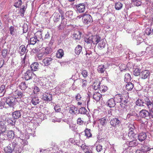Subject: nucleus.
Instances as JSON below:
<instances>
[{
  "label": "nucleus",
  "instance_id": "obj_1",
  "mask_svg": "<svg viewBox=\"0 0 153 153\" xmlns=\"http://www.w3.org/2000/svg\"><path fill=\"white\" fill-rule=\"evenodd\" d=\"M120 95L122 102L120 103V105L121 107L125 108L126 106H127V104L128 102V95L126 92H124V93H123Z\"/></svg>",
  "mask_w": 153,
  "mask_h": 153
},
{
  "label": "nucleus",
  "instance_id": "obj_2",
  "mask_svg": "<svg viewBox=\"0 0 153 153\" xmlns=\"http://www.w3.org/2000/svg\"><path fill=\"white\" fill-rule=\"evenodd\" d=\"M82 20L85 24H88L93 22V19L92 16L89 14H83L82 16Z\"/></svg>",
  "mask_w": 153,
  "mask_h": 153
},
{
  "label": "nucleus",
  "instance_id": "obj_3",
  "mask_svg": "<svg viewBox=\"0 0 153 153\" xmlns=\"http://www.w3.org/2000/svg\"><path fill=\"white\" fill-rule=\"evenodd\" d=\"M15 98L13 97H10L6 98L5 101L6 104L8 107L10 108H14L16 103Z\"/></svg>",
  "mask_w": 153,
  "mask_h": 153
},
{
  "label": "nucleus",
  "instance_id": "obj_4",
  "mask_svg": "<svg viewBox=\"0 0 153 153\" xmlns=\"http://www.w3.org/2000/svg\"><path fill=\"white\" fill-rule=\"evenodd\" d=\"M36 76L33 72L30 70H27L25 73L24 78L25 80H27L33 77L35 78Z\"/></svg>",
  "mask_w": 153,
  "mask_h": 153
},
{
  "label": "nucleus",
  "instance_id": "obj_5",
  "mask_svg": "<svg viewBox=\"0 0 153 153\" xmlns=\"http://www.w3.org/2000/svg\"><path fill=\"white\" fill-rule=\"evenodd\" d=\"M75 6L78 13H82L85 12L86 6V4L85 3H80L75 5Z\"/></svg>",
  "mask_w": 153,
  "mask_h": 153
},
{
  "label": "nucleus",
  "instance_id": "obj_6",
  "mask_svg": "<svg viewBox=\"0 0 153 153\" xmlns=\"http://www.w3.org/2000/svg\"><path fill=\"white\" fill-rule=\"evenodd\" d=\"M12 94L13 97L15 98L16 100V99H21L25 96L22 92L18 90L13 92Z\"/></svg>",
  "mask_w": 153,
  "mask_h": 153
},
{
  "label": "nucleus",
  "instance_id": "obj_7",
  "mask_svg": "<svg viewBox=\"0 0 153 153\" xmlns=\"http://www.w3.org/2000/svg\"><path fill=\"white\" fill-rule=\"evenodd\" d=\"M42 99L45 101H50L52 99V95L50 94L45 92L42 95Z\"/></svg>",
  "mask_w": 153,
  "mask_h": 153
},
{
  "label": "nucleus",
  "instance_id": "obj_8",
  "mask_svg": "<svg viewBox=\"0 0 153 153\" xmlns=\"http://www.w3.org/2000/svg\"><path fill=\"white\" fill-rule=\"evenodd\" d=\"M120 123V121L117 118L112 119L110 122L111 126L114 127H116L118 126Z\"/></svg>",
  "mask_w": 153,
  "mask_h": 153
},
{
  "label": "nucleus",
  "instance_id": "obj_9",
  "mask_svg": "<svg viewBox=\"0 0 153 153\" xmlns=\"http://www.w3.org/2000/svg\"><path fill=\"white\" fill-rule=\"evenodd\" d=\"M139 116L141 118H145L146 119H148L149 117V112L146 110L143 109L139 112Z\"/></svg>",
  "mask_w": 153,
  "mask_h": 153
},
{
  "label": "nucleus",
  "instance_id": "obj_10",
  "mask_svg": "<svg viewBox=\"0 0 153 153\" xmlns=\"http://www.w3.org/2000/svg\"><path fill=\"white\" fill-rule=\"evenodd\" d=\"M150 72L148 70H145L142 71L140 73L141 78L143 79L147 78L149 76Z\"/></svg>",
  "mask_w": 153,
  "mask_h": 153
},
{
  "label": "nucleus",
  "instance_id": "obj_11",
  "mask_svg": "<svg viewBox=\"0 0 153 153\" xmlns=\"http://www.w3.org/2000/svg\"><path fill=\"white\" fill-rule=\"evenodd\" d=\"M92 43L94 45L97 44L100 40V37L99 36L96 35L91 36Z\"/></svg>",
  "mask_w": 153,
  "mask_h": 153
},
{
  "label": "nucleus",
  "instance_id": "obj_12",
  "mask_svg": "<svg viewBox=\"0 0 153 153\" xmlns=\"http://www.w3.org/2000/svg\"><path fill=\"white\" fill-rule=\"evenodd\" d=\"M6 122L4 121H0V133H2L5 131L6 130Z\"/></svg>",
  "mask_w": 153,
  "mask_h": 153
},
{
  "label": "nucleus",
  "instance_id": "obj_13",
  "mask_svg": "<svg viewBox=\"0 0 153 153\" xmlns=\"http://www.w3.org/2000/svg\"><path fill=\"white\" fill-rule=\"evenodd\" d=\"M147 137V135L146 133L144 132H142L139 133L138 135V140L140 142H142L145 140Z\"/></svg>",
  "mask_w": 153,
  "mask_h": 153
},
{
  "label": "nucleus",
  "instance_id": "obj_14",
  "mask_svg": "<svg viewBox=\"0 0 153 153\" xmlns=\"http://www.w3.org/2000/svg\"><path fill=\"white\" fill-rule=\"evenodd\" d=\"M54 23H57L59 22L60 19V15L59 13H54L52 16Z\"/></svg>",
  "mask_w": 153,
  "mask_h": 153
},
{
  "label": "nucleus",
  "instance_id": "obj_15",
  "mask_svg": "<svg viewBox=\"0 0 153 153\" xmlns=\"http://www.w3.org/2000/svg\"><path fill=\"white\" fill-rule=\"evenodd\" d=\"M52 59L50 57H46L43 60V62L45 66L49 65L52 62Z\"/></svg>",
  "mask_w": 153,
  "mask_h": 153
},
{
  "label": "nucleus",
  "instance_id": "obj_16",
  "mask_svg": "<svg viewBox=\"0 0 153 153\" xmlns=\"http://www.w3.org/2000/svg\"><path fill=\"white\" fill-rule=\"evenodd\" d=\"M39 64L36 62L33 63L30 65L31 71H37L39 68Z\"/></svg>",
  "mask_w": 153,
  "mask_h": 153
},
{
  "label": "nucleus",
  "instance_id": "obj_17",
  "mask_svg": "<svg viewBox=\"0 0 153 153\" xmlns=\"http://www.w3.org/2000/svg\"><path fill=\"white\" fill-rule=\"evenodd\" d=\"M40 102L38 97L37 96H35L32 97L31 102L33 105H36L38 104Z\"/></svg>",
  "mask_w": 153,
  "mask_h": 153
},
{
  "label": "nucleus",
  "instance_id": "obj_18",
  "mask_svg": "<svg viewBox=\"0 0 153 153\" xmlns=\"http://www.w3.org/2000/svg\"><path fill=\"white\" fill-rule=\"evenodd\" d=\"M64 55V53L62 49H59L56 54V56L57 58L60 59Z\"/></svg>",
  "mask_w": 153,
  "mask_h": 153
},
{
  "label": "nucleus",
  "instance_id": "obj_19",
  "mask_svg": "<svg viewBox=\"0 0 153 153\" xmlns=\"http://www.w3.org/2000/svg\"><path fill=\"white\" fill-rule=\"evenodd\" d=\"M106 68L104 65H99L97 68V71L100 73H103L105 71Z\"/></svg>",
  "mask_w": 153,
  "mask_h": 153
},
{
  "label": "nucleus",
  "instance_id": "obj_20",
  "mask_svg": "<svg viewBox=\"0 0 153 153\" xmlns=\"http://www.w3.org/2000/svg\"><path fill=\"white\" fill-rule=\"evenodd\" d=\"M93 98L96 101H99L102 97V95L99 92H95L93 96Z\"/></svg>",
  "mask_w": 153,
  "mask_h": 153
},
{
  "label": "nucleus",
  "instance_id": "obj_21",
  "mask_svg": "<svg viewBox=\"0 0 153 153\" xmlns=\"http://www.w3.org/2000/svg\"><path fill=\"white\" fill-rule=\"evenodd\" d=\"M21 114L20 111H16L14 112L12 114V116L13 117L16 119L19 118L21 116Z\"/></svg>",
  "mask_w": 153,
  "mask_h": 153
},
{
  "label": "nucleus",
  "instance_id": "obj_22",
  "mask_svg": "<svg viewBox=\"0 0 153 153\" xmlns=\"http://www.w3.org/2000/svg\"><path fill=\"white\" fill-rule=\"evenodd\" d=\"M35 36L38 41L40 39H42V31L40 30L38 31L35 33Z\"/></svg>",
  "mask_w": 153,
  "mask_h": 153
},
{
  "label": "nucleus",
  "instance_id": "obj_23",
  "mask_svg": "<svg viewBox=\"0 0 153 153\" xmlns=\"http://www.w3.org/2000/svg\"><path fill=\"white\" fill-rule=\"evenodd\" d=\"M82 47L80 45H78L75 48V53L77 55H79L82 51Z\"/></svg>",
  "mask_w": 153,
  "mask_h": 153
},
{
  "label": "nucleus",
  "instance_id": "obj_24",
  "mask_svg": "<svg viewBox=\"0 0 153 153\" xmlns=\"http://www.w3.org/2000/svg\"><path fill=\"white\" fill-rule=\"evenodd\" d=\"M19 52L21 56L24 55L26 51V49L24 45L20 46L19 48Z\"/></svg>",
  "mask_w": 153,
  "mask_h": 153
},
{
  "label": "nucleus",
  "instance_id": "obj_25",
  "mask_svg": "<svg viewBox=\"0 0 153 153\" xmlns=\"http://www.w3.org/2000/svg\"><path fill=\"white\" fill-rule=\"evenodd\" d=\"M85 136H86L87 138H89L91 137L92 136V134L91 133V130L88 128H86L85 131Z\"/></svg>",
  "mask_w": 153,
  "mask_h": 153
},
{
  "label": "nucleus",
  "instance_id": "obj_26",
  "mask_svg": "<svg viewBox=\"0 0 153 153\" xmlns=\"http://www.w3.org/2000/svg\"><path fill=\"white\" fill-rule=\"evenodd\" d=\"M107 104L110 107H113L115 105V102L113 98H111L107 102Z\"/></svg>",
  "mask_w": 153,
  "mask_h": 153
},
{
  "label": "nucleus",
  "instance_id": "obj_27",
  "mask_svg": "<svg viewBox=\"0 0 153 153\" xmlns=\"http://www.w3.org/2000/svg\"><path fill=\"white\" fill-rule=\"evenodd\" d=\"M114 101L115 102L117 103H121L122 102L121 95L120 94H117L115 95L114 97Z\"/></svg>",
  "mask_w": 153,
  "mask_h": 153
},
{
  "label": "nucleus",
  "instance_id": "obj_28",
  "mask_svg": "<svg viewBox=\"0 0 153 153\" xmlns=\"http://www.w3.org/2000/svg\"><path fill=\"white\" fill-rule=\"evenodd\" d=\"M123 6V4L120 2L116 3L114 5L115 8L117 10H121Z\"/></svg>",
  "mask_w": 153,
  "mask_h": 153
},
{
  "label": "nucleus",
  "instance_id": "obj_29",
  "mask_svg": "<svg viewBox=\"0 0 153 153\" xmlns=\"http://www.w3.org/2000/svg\"><path fill=\"white\" fill-rule=\"evenodd\" d=\"M52 52V49L50 46L47 47L45 48V51L43 52L46 56L48 54Z\"/></svg>",
  "mask_w": 153,
  "mask_h": 153
},
{
  "label": "nucleus",
  "instance_id": "obj_30",
  "mask_svg": "<svg viewBox=\"0 0 153 153\" xmlns=\"http://www.w3.org/2000/svg\"><path fill=\"white\" fill-rule=\"evenodd\" d=\"M77 108L74 105L70 107L69 109L70 113L72 114H75L77 113Z\"/></svg>",
  "mask_w": 153,
  "mask_h": 153
},
{
  "label": "nucleus",
  "instance_id": "obj_31",
  "mask_svg": "<svg viewBox=\"0 0 153 153\" xmlns=\"http://www.w3.org/2000/svg\"><path fill=\"white\" fill-rule=\"evenodd\" d=\"M65 16L66 17L71 19H73V11L71 10L67 11L65 13Z\"/></svg>",
  "mask_w": 153,
  "mask_h": 153
},
{
  "label": "nucleus",
  "instance_id": "obj_32",
  "mask_svg": "<svg viewBox=\"0 0 153 153\" xmlns=\"http://www.w3.org/2000/svg\"><path fill=\"white\" fill-rule=\"evenodd\" d=\"M134 87V84L128 82L126 85V89L128 91L131 90Z\"/></svg>",
  "mask_w": 153,
  "mask_h": 153
},
{
  "label": "nucleus",
  "instance_id": "obj_33",
  "mask_svg": "<svg viewBox=\"0 0 153 153\" xmlns=\"http://www.w3.org/2000/svg\"><path fill=\"white\" fill-rule=\"evenodd\" d=\"M20 88L22 90H25L27 87V85L25 82H22L20 84Z\"/></svg>",
  "mask_w": 153,
  "mask_h": 153
},
{
  "label": "nucleus",
  "instance_id": "obj_34",
  "mask_svg": "<svg viewBox=\"0 0 153 153\" xmlns=\"http://www.w3.org/2000/svg\"><path fill=\"white\" fill-rule=\"evenodd\" d=\"M131 79V76L128 73L126 74L125 75L124 81L126 82H129Z\"/></svg>",
  "mask_w": 153,
  "mask_h": 153
},
{
  "label": "nucleus",
  "instance_id": "obj_35",
  "mask_svg": "<svg viewBox=\"0 0 153 153\" xmlns=\"http://www.w3.org/2000/svg\"><path fill=\"white\" fill-rule=\"evenodd\" d=\"M137 145V141L135 140H133L130 141L128 143V147H132L136 146Z\"/></svg>",
  "mask_w": 153,
  "mask_h": 153
},
{
  "label": "nucleus",
  "instance_id": "obj_36",
  "mask_svg": "<svg viewBox=\"0 0 153 153\" xmlns=\"http://www.w3.org/2000/svg\"><path fill=\"white\" fill-rule=\"evenodd\" d=\"M4 151L5 153H12L13 149L9 146H7L4 148Z\"/></svg>",
  "mask_w": 153,
  "mask_h": 153
},
{
  "label": "nucleus",
  "instance_id": "obj_37",
  "mask_svg": "<svg viewBox=\"0 0 153 153\" xmlns=\"http://www.w3.org/2000/svg\"><path fill=\"white\" fill-rule=\"evenodd\" d=\"M142 0H132L134 4L137 6H140L142 4Z\"/></svg>",
  "mask_w": 153,
  "mask_h": 153
},
{
  "label": "nucleus",
  "instance_id": "obj_38",
  "mask_svg": "<svg viewBox=\"0 0 153 153\" xmlns=\"http://www.w3.org/2000/svg\"><path fill=\"white\" fill-rule=\"evenodd\" d=\"M147 107L149 110H152L153 109V102L150 100L146 104Z\"/></svg>",
  "mask_w": 153,
  "mask_h": 153
},
{
  "label": "nucleus",
  "instance_id": "obj_39",
  "mask_svg": "<svg viewBox=\"0 0 153 153\" xmlns=\"http://www.w3.org/2000/svg\"><path fill=\"white\" fill-rule=\"evenodd\" d=\"M67 19H64L63 20H62L61 24L59 25V30L61 29V27H64L66 24Z\"/></svg>",
  "mask_w": 153,
  "mask_h": 153
},
{
  "label": "nucleus",
  "instance_id": "obj_40",
  "mask_svg": "<svg viewBox=\"0 0 153 153\" xmlns=\"http://www.w3.org/2000/svg\"><path fill=\"white\" fill-rule=\"evenodd\" d=\"M108 89V88L106 86L101 85L99 88L100 91L101 92H104Z\"/></svg>",
  "mask_w": 153,
  "mask_h": 153
},
{
  "label": "nucleus",
  "instance_id": "obj_41",
  "mask_svg": "<svg viewBox=\"0 0 153 153\" xmlns=\"http://www.w3.org/2000/svg\"><path fill=\"white\" fill-rule=\"evenodd\" d=\"M22 4V0H16L14 6L16 8H19L21 5Z\"/></svg>",
  "mask_w": 153,
  "mask_h": 153
},
{
  "label": "nucleus",
  "instance_id": "obj_42",
  "mask_svg": "<svg viewBox=\"0 0 153 153\" xmlns=\"http://www.w3.org/2000/svg\"><path fill=\"white\" fill-rule=\"evenodd\" d=\"M85 41L87 44H91L92 43L91 36H87L85 38Z\"/></svg>",
  "mask_w": 153,
  "mask_h": 153
},
{
  "label": "nucleus",
  "instance_id": "obj_43",
  "mask_svg": "<svg viewBox=\"0 0 153 153\" xmlns=\"http://www.w3.org/2000/svg\"><path fill=\"white\" fill-rule=\"evenodd\" d=\"M100 83V82H94L92 85L93 88L95 90H96L98 88H99Z\"/></svg>",
  "mask_w": 153,
  "mask_h": 153
},
{
  "label": "nucleus",
  "instance_id": "obj_44",
  "mask_svg": "<svg viewBox=\"0 0 153 153\" xmlns=\"http://www.w3.org/2000/svg\"><path fill=\"white\" fill-rule=\"evenodd\" d=\"M128 136L129 138L133 140L135 138V134L134 133V131H129Z\"/></svg>",
  "mask_w": 153,
  "mask_h": 153
},
{
  "label": "nucleus",
  "instance_id": "obj_45",
  "mask_svg": "<svg viewBox=\"0 0 153 153\" xmlns=\"http://www.w3.org/2000/svg\"><path fill=\"white\" fill-rule=\"evenodd\" d=\"M106 44L103 41L101 42L98 44V47L100 50L103 49L105 47Z\"/></svg>",
  "mask_w": 153,
  "mask_h": 153
},
{
  "label": "nucleus",
  "instance_id": "obj_46",
  "mask_svg": "<svg viewBox=\"0 0 153 153\" xmlns=\"http://www.w3.org/2000/svg\"><path fill=\"white\" fill-rule=\"evenodd\" d=\"M100 123L102 125L104 126L107 123L106 119L104 117L101 118L99 120Z\"/></svg>",
  "mask_w": 153,
  "mask_h": 153
},
{
  "label": "nucleus",
  "instance_id": "obj_47",
  "mask_svg": "<svg viewBox=\"0 0 153 153\" xmlns=\"http://www.w3.org/2000/svg\"><path fill=\"white\" fill-rule=\"evenodd\" d=\"M45 56V54L43 52L41 53H38L37 54V57L39 60H41L42 58Z\"/></svg>",
  "mask_w": 153,
  "mask_h": 153
},
{
  "label": "nucleus",
  "instance_id": "obj_48",
  "mask_svg": "<svg viewBox=\"0 0 153 153\" xmlns=\"http://www.w3.org/2000/svg\"><path fill=\"white\" fill-rule=\"evenodd\" d=\"M14 135V132L12 130L8 131L7 134V137L10 138L13 137Z\"/></svg>",
  "mask_w": 153,
  "mask_h": 153
},
{
  "label": "nucleus",
  "instance_id": "obj_49",
  "mask_svg": "<svg viewBox=\"0 0 153 153\" xmlns=\"http://www.w3.org/2000/svg\"><path fill=\"white\" fill-rule=\"evenodd\" d=\"M144 103V102L140 99L137 100L136 102V105L138 106H144L143 104Z\"/></svg>",
  "mask_w": 153,
  "mask_h": 153
},
{
  "label": "nucleus",
  "instance_id": "obj_50",
  "mask_svg": "<svg viewBox=\"0 0 153 153\" xmlns=\"http://www.w3.org/2000/svg\"><path fill=\"white\" fill-rule=\"evenodd\" d=\"M8 53V50L7 49H3L1 52V54L3 57L5 58L6 57Z\"/></svg>",
  "mask_w": 153,
  "mask_h": 153
},
{
  "label": "nucleus",
  "instance_id": "obj_51",
  "mask_svg": "<svg viewBox=\"0 0 153 153\" xmlns=\"http://www.w3.org/2000/svg\"><path fill=\"white\" fill-rule=\"evenodd\" d=\"M26 9V8H25L24 5L22 6V7L20 9L19 12L21 16H23L24 15Z\"/></svg>",
  "mask_w": 153,
  "mask_h": 153
},
{
  "label": "nucleus",
  "instance_id": "obj_52",
  "mask_svg": "<svg viewBox=\"0 0 153 153\" xmlns=\"http://www.w3.org/2000/svg\"><path fill=\"white\" fill-rule=\"evenodd\" d=\"M9 30L10 33L11 35L13 36L15 33L16 30L13 26H11L9 28Z\"/></svg>",
  "mask_w": 153,
  "mask_h": 153
},
{
  "label": "nucleus",
  "instance_id": "obj_53",
  "mask_svg": "<svg viewBox=\"0 0 153 153\" xmlns=\"http://www.w3.org/2000/svg\"><path fill=\"white\" fill-rule=\"evenodd\" d=\"M140 71L138 69L136 68L135 69L134 71V75L135 76H138L140 75Z\"/></svg>",
  "mask_w": 153,
  "mask_h": 153
},
{
  "label": "nucleus",
  "instance_id": "obj_54",
  "mask_svg": "<svg viewBox=\"0 0 153 153\" xmlns=\"http://www.w3.org/2000/svg\"><path fill=\"white\" fill-rule=\"evenodd\" d=\"M96 149L98 152H101L102 150V146L100 145H97L96 147Z\"/></svg>",
  "mask_w": 153,
  "mask_h": 153
},
{
  "label": "nucleus",
  "instance_id": "obj_55",
  "mask_svg": "<svg viewBox=\"0 0 153 153\" xmlns=\"http://www.w3.org/2000/svg\"><path fill=\"white\" fill-rule=\"evenodd\" d=\"M37 40V39L35 37H32L30 39V44L33 45L35 44Z\"/></svg>",
  "mask_w": 153,
  "mask_h": 153
},
{
  "label": "nucleus",
  "instance_id": "obj_56",
  "mask_svg": "<svg viewBox=\"0 0 153 153\" xmlns=\"http://www.w3.org/2000/svg\"><path fill=\"white\" fill-rule=\"evenodd\" d=\"M81 74L85 78H86L88 76V72L86 70H83L82 71Z\"/></svg>",
  "mask_w": 153,
  "mask_h": 153
},
{
  "label": "nucleus",
  "instance_id": "obj_57",
  "mask_svg": "<svg viewBox=\"0 0 153 153\" xmlns=\"http://www.w3.org/2000/svg\"><path fill=\"white\" fill-rule=\"evenodd\" d=\"M33 91L34 94H38L39 93L40 90L37 86H35L34 87Z\"/></svg>",
  "mask_w": 153,
  "mask_h": 153
},
{
  "label": "nucleus",
  "instance_id": "obj_58",
  "mask_svg": "<svg viewBox=\"0 0 153 153\" xmlns=\"http://www.w3.org/2000/svg\"><path fill=\"white\" fill-rule=\"evenodd\" d=\"M12 144L13 147V149H15L18 146V143L16 140H14L12 143Z\"/></svg>",
  "mask_w": 153,
  "mask_h": 153
},
{
  "label": "nucleus",
  "instance_id": "obj_59",
  "mask_svg": "<svg viewBox=\"0 0 153 153\" xmlns=\"http://www.w3.org/2000/svg\"><path fill=\"white\" fill-rule=\"evenodd\" d=\"M84 123V121L82 120L80 117L78 118L77 120V123L78 124L81 125H82Z\"/></svg>",
  "mask_w": 153,
  "mask_h": 153
},
{
  "label": "nucleus",
  "instance_id": "obj_60",
  "mask_svg": "<svg viewBox=\"0 0 153 153\" xmlns=\"http://www.w3.org/2000/svg\"><path fill=\"white\" fill-rule=\"evenodd\" d=\"M89 146H87L84 144H82L81 146V148L85 152L88 149V148L89 147Z\"/></svg>",
  "mask_w": 153,
  "mask_h": 153
},
{
  "label": "nucleus",
  "instance_id": "obj_61",
  "mask_svg": "<svg viewBox=\"0 0 153 153\" xmlns=\"http://www.w3.org/2000/svg\"><path fill=\"white\" fill-rule=\"evenodd\" d=\"M142 147H143V149L145 152L149 151L151 149L147 146H143Z\"/></svg>",
  "mask_w": 153,
  "mask_h": 153
},
{
  "label": "nucleus",
  "instance_id": "obj_62",
  "mask_svg": "<svg viewBox=\"0 0 153 153\" xmlns=\"http://www.w3.org/2000/svg\"><path fill=\"white\" fill-rule=\"evenodd\" d=\"M149 116L148 119L153 118V111L152 110L149 112Z\"/></svg>",
  "mask_w": 153,
  "mask_h": 153
},
{
  "label": "nucleus",
  "instance_id": "obj_63",
  "mask_svg": "<svg viewBox=\"0 0 153 153\" xmlns=\"http://www.w3.org/2000/svg\"><path fill=\"white\" fill-rule=\"evenodd\" d=\"M75 98L76 100L77 101H80L82 98V97L81 95L78 93L75 97Z\"/></svg>",
  "mask_w": 153,
  "mask_h": 153
},
{
  "label": "nucleus",
  "instance_id": "obj_64",
  "mask_svg": "<svg viewBox=\"0 0 153 153\" xmlns=\"http://www.w3.org/2000/svg\"><path fill=\"white\" fill-rule=\"evenodd\" d=\"M86 110L84 107H82L79 109V112L81 114H84Z\"/></svg>",
  "mask_w": 153,
  "mask_h": 153
}]
</instances>
